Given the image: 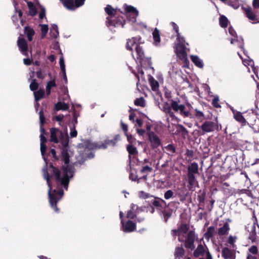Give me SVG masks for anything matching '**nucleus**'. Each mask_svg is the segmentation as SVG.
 I'll list each match as a JSON object with an SVG mask.
<instances>
[{"label": "nucleus", "instance_id": "f257e3e1", "mask_svg": "<svg viewBox=\"0 0 259 259\" xmlns=\"http://www.w3.org/2000/svg\"><path fill=\"white\" fill-rule=\"evenodd\" d=\"M50 175L48 168L47 164L42 169L43 177L47 181V185L49 188L48 191V195L49 202L51 207L56 211H59V208L57 207L58 202L61 199L63 195L64 191L62 189L56 190L54 189L52 192V185L51 183V179L54 178L55 182L58 184H60L65 190H67L70 179L73 177L74 173V167L73 165H63L61 167L63 176L61 177V171L56 167L54 166L52 163L49 165Z\"/></svg>", "mask_w": 259, "mask_h": 259}, {"label": "nucleus", "instance_id": "f03ea898", "mask_svg": "<svg viewBox=\"0 0 259 259\" xmlns=\"http://www.w3.org/2000/svg\"><path fill=\"white\" fill-rule=\"evenodd\" d=\"M180 99L178 98L175 100H172L173 111L184 118L192 117V114L190 112V107H191V104L187 103V106H185L184 104H180Z\"/></svg>", "mask_w": 259, "mask_h": 259}, {"label": "nucleus", "instance_id": "7ed1b4c3", "mask_svg": "<svg viewBox=\"0 0 259 259\" xmlns=\"http://www.w3.org/2000/svg\"><path fill=\"white\" fill-rule=\"evenodd\" d=\"M137 54V61L139 62L141 66L144 67H150L152 65L151 58L146 57L144 51L140 45H137L135 48Z\"/></svg>", "mask_w": 259, "mask_h": 259}, {"label": "nucleus", "instance_id": "20e7f679", "mask_svg": "<svg viewBox=\"0 0 259 259\" xmlns=\"http://www.w3.org/2000/svg\"><path fill=\"white\" fill-rule=\"evenodd\" d=\"M195 125L201 130V135H204L206 133L219 131L218 123L211 120L205 121L201 125H199L198 123Z\"/></svg>", "mask_w": 259, "mask_h": 259}, {"label": "nucleus", "instance_id": "39448f33", "mask_svg": "<svg viewBox=\"0 0 259 259\" xmlns=\"http://www.w3.org/2000/svg\"><path fill=\"white\" fill-rule=\"evenodd\" d=\"M185 50V45L183 43H178L175 48V53L177 56L179 57L180 60L184 63L185 66L188 65L189 63Z\"/></svg>", "mask_w": 259, "mask_h": 259}, {"label": "nucleus", "instance_id": "423d86ee", "mask_svg": "<svg viewBox=\"0 0 259 259\" xmlns=\"http://www.w3.org/2000/svg\"><path fill=\"white\" fill-rule=\"evenodd\" d=\"M107 19L108 26H112L117 27L121 25L122 27H123L125 23V20L121 16L118 17L115 16L108 17L107 18Z\"/></svg>", "mask_w": 259, "mask_h": 259}, {"label": "nucleus", "instance_id": "0eeeda50", "mask_svg": "<svg viewBox=\"0 0 259 259\" xmlns=\"http://www.w3.org/2000/svg\"><path fill=\"white\" fill-rule=\"evenodd\" d=\"M195 234L194 230H190L184 241V246L187 249L193 250L195 248L194 242L195 240Z\"/></svg>", "mask_w": 259, "mask_h": 259}, {"label": "nucleus", "instance_id": "6e6552de", "mask_svg": "<svg viewBox=\"0 0 259 259\" xmlns=\"http://www.w3.org/2000/svg\"><path fill=\"white\" fill-rule=\"evenodd\" d=\"M243 10L246 17L253 24L259 23V17L250 7H243Z\"/></svg>", "mask_w": 259, "mask_h": 259}, {"label": "nucleus", "instance_id": "1a4fd4ad", "mask_svg": "<svg viewBox=\"0 0 259 259\" xmlns=\"http://www.w3.org/2000/svg\"><path fill=\"white\" fill-rule=\"evenodd\" d=\"M161 110L165 113L166 116L170 117L171 120H177L178 118L172 111V100L170 101V104L167 102H164L162 105Z\"/></svg>", "mask_w": 259, "mask_h": 259}, {"label": "nucleus", "instance_id": "9d476101", "mask_svg": "<svg viewBox=\"0 0 259 259\" xmlns=\"http://www.w3.org/2000/svg\"><path fill=\"white\" fill-rule=\"evenodd\" d=\"M148 137L153 149H156L161 145V140L154 132H149Z\"/></svg>", "mask_w": 259, "mask_h": 259}, {"label": "nucleus", "instance_id": "9b49d317", "mask_svg": "<svg viewBox=\"0 0 259 259\" xmlns=\"http://www.w3.org/2000/svg\"><path fill=\"white\" fill-rule=\"evenodd\" d=\"M120 135L117 134L115 135L113 139H106L103 142L100 143V147L101 149H106L109 146H115L118 141L120 140Z\"/></svg>", "mask_w": 259, "mask_h": 259}, {"label": "nucleus", "instance_id": "f8f14e48", "mask_svg": "<svg viewBox=\"0 0 259 259\" xmlns=\"http://www.w3.org/2000/svg\"><path fill=\"white\" fill-rule=\"evenodd\" d=\"M141 37L140 36L133 37L131 39H128L126 42V48L127 50L132 51L133 47L137 45H140L141 43Z\"/></svg>", "mask_w": 259, "mask_h": 259}, {"label": "nucleus", "instance_id": "ddd939ff", "mask_svg": "<svg viewBox=\"0 0 259 259\" xmlns=\"http://www.w3.org/2000/svg\"><path fill=\"white\" fill-rule=\"evenodd\" d=\"M17 45L21 53L24 55H27L28 46L26 40L24 38H18Z\"/></svg>", "mask_w": 259, "mask_h": 259}, {"label": "nucleus", "instance_id": "4468645a", "mask_svg": "<svg viewBox=\"0 0 259 259\" xmlns=\"http://www.w3.org/2000/svg\"><path fill=\"white\" fill-rule=\"evenodd\" d=\"M240 143L238 139L233 138L226 143L227 148L229 149L240 150V153L243 154V152L240 149Z\"/></svg>", "mask_w": 259, "mask_h": 259}, {"label": "nucleus", "instance_id": "2eb2a0df", "mask_svg": "<svg viewBox=\"0 0 259 259\" xmlns=\"http://www.w3.org/2000/svg\"><path fill=\"white\" fill-rule=\"evenodd\" d=\"M62 131L56 127L50 128V141L54 143L57 144L59 143L58 138L60 136V132Z\"/></svg>", "mask_w": 259, "mask_h": 259}, {"label": "nucleus", "instance_id": "dca6fc26", "mask_svg": "<svg viewBox=\"0 0 259 259\" xmlns=\"http://www.w3.org/2000/svg\"><path fill=\"white\" fill-rule=\"evenodd\" d=\"M59 140L62 145L63 148H67L69 143V136L67 131H61L60 132Z\"/></svg>", "mask_w": 259, "mask_h": 259}, {"label": "nucleus", "instance_id": "f3484780", "mask_svg": "<svg viewBox=\"0 0 259 259\" xmlns=\"http://www.w3.org/2000/svg\"><path fill=\"white\" fill-rule=\"evenodd\" d=\"M122 230L124 232H132L136 228V225L133 221L128 220L122 225Z\"/></svg>", "mask_w": 259, "mask_h": 259}, {"label": "nucleus", "instance_id": "a211bd4d", "mask_svg": "<svg viewBox=\"0 0 259 259\" xmlns=\"http://www.w3.org/2000/svg\"><path fill=\"white\" fill-rule=\"evenodd\" d=\"M257 116L256 113L253 111L249 112L246 115V123L250 126L254 125L255 124Z\"/></svg>", "mask_w": 259, "mask_h": 259}, {"label": "nucleus", "instance_id": "6ab92c4d", "mask_svg": "<svg viewBox=\"0 0 259 259\" xmlns=\"http://www.w3.org/2000/svg\"><path fill=\"white\" fill-rule=\"evenodd\" d=\"M83 147L85 149L89 150H96L101 149L100 147V143L92 142L90 140L85 141L83 143Z\"/></svg>", "mask_w": 259, "mask_h": 259}, {"label": "nucleus", "instance_id": "aec40b11", "mask_svg": "<svg viewBox=\"0 0 259 259\" xmlns=\"http://www.w3.org/2000/svg\"><path fill=\"white\" fill-rule=\"evenodd\" d=\"M185 251L181 245V246H177L174 251L175 259H184Z\"/></svg>", "mask_w": 259, "mask_h": 259}, {"label": "nucleus", "instance_id": "412c9836", "mask_svg": "<svg viewBox=\"0 0 259 259\" xmlns=\"http://www.w3.org/2000/svg\"><path fill=\"white\" fill-rule=\"evenodd\" d=\"M234 253L232 250L228 247H225L222 249V256L224 259H232L233 257Z\"/></svg>", "mask_w": 259, "mask_h": 259}, {"label": "nucleus", "instance_id": "4be33fe9", "mask_svg": "<svg viewBox=\"0 0 259 259\" xmlns=\"http://www.w3.org/2000/svg\"><path fill=\"white\" fill-rule=\"evenodd\" d=\"M230 229L229 224L227 222H226L222 227L219 228L217 231V234L220 236L227 235Z\"/></svg>", "mask_w": 259, "mask_h": 259}, {"label": "nucleus", "instance_id": "5701e85b", "mask_svg": "<svg viewBox=\"0 0 259 259\" xmlns=\"http://www.w3.org/2000/svg\"><path fill=\"white\" fill-rule=\"evenodd\" d=\"M161 203H164L165 205L166 204L165 200L157 197H155V199L151 201V204L157 209H161L162 208Z\"/></svg>", "mask_w": 259, "mask_h": 259}, {"label": "nucleus", "instance_id": "b1692460", "mask_svg": "<svg viewBox=\"0 0 259 259\" xmlns=\"http://www.w3.org/2000/svg\"><path fill=\"white\" fill-rule=\"evenodd\" d=\"M24 33L26 35L28 40L31 41L35 34L34 29L30 26H25L24 29Z\"/></svg>", "mask_w": 259, "mask_h": 259}, {"label": "nucleus", "instance_id": "393cba45", "mask_svg": "<svg viewBox=\"0 0 259 259\" xmlns=\"http://www.w3.org/2000/svg\"><path fill=\"white\" fill-rule=\"evenodd\" d=\"M61 159L64 162V164L66 165H70L69 164L70 159H69V155L68 152V150L67 148H63L61 151Z\"/></svg>", "mask_w": 259, "mask_h": 259}, {"label": "nucleus", "instance_id": "a878e982", "mask_svg": "<svg viewBox=\"0 0 259 259\" xmlns=\"http://www.w3.org/2000/svg\"><path fill=\"white\" fill-rule=\"evenodd\" d=\"M26 2L27 3V6L29 9L28 15L32 17L35 16L37 13V11L33 3L28 1Z\"/></svg>", "mask_w": 259, "mask_h": 259}, {"label": "nucleus", "instance_id": "bb28decb", "mask_svg": "<svg viewBox=\"0 0 259 259\" xmlns=\"http://www.w3.org/2000/svg\"><path fill=\"white\" fill-rule=\"evenodd\" d=\"M187 193V189L185 187H182L178 189L176 195L180 197V201L183 202L186 199Z\"/></svg>", "mask_w": 259, "mask_h": 259}, {"label": "nucleus", "instance_id": "cd10ccee", "mask_svg": "<svg viewBox=\"0 0 259 259\" xmlns=\"http://www.w3.org/2000/svg\"><path fill=\"white\" fill-rule=\"evenodd\" d=\"M126 150L128 153V158L131 162L132 159V155H136L138 153V151L135 146L133 145H127L126 146Z\"/></svg>", "mask_w": 259, "mask_h": 259}, {"label": "nucleus", "instance_id": "c85d7f7f", "mask_svg": "<svg viewBox=\"0 0 259 259\" xmlns=\"http://www.w3.org/2000/svg\"><path fill=\"white\" fill-rule=\"evenodd\" d=\"M188 173L197 174L198 173V165L197 163L193 162L188 167Z\"/></svg>", "mask_w": 259, "mask_h": 259}, {"label": "nucleus", "instance_id": "c756f323", "mask_svg": "<svg viewBox=\"0 0 259 259\" xmlns=\"http://www.w3.org/2000/svg\"><path fill=\"white\" fill-rule=\"evenodd\" d=\"M67 9L73 10L76 8L74 0H60Z\"/></svg>", "mask_w": 259, "mask_h": 259}, {"label": "nucleus", "instance_id": "7c9ffc66", "mask_svg": "<svg viewBox=\"0 0 259 259\" xmlns=\"http://www.w3.org/2000/svg\"><path fill=\"white\" fill-rule=\"evenodd\" d=\"M191 59L193 63L197 67L202 68L203 67V63L202 61L197 56L195 55H191L190 56Z\"/></svg>", "mask_w": 259, "mask_h": 259}, {"label": "nucleus", "instance_id": "2f4dec72", "mask_svg": "<svg viewBox=\"0 0 259 259\" xmlns=\"http://www.w3.org/2000/svg\"><path fill=\"white\" fill-rule=\"evenodd\" d=\"M205 253V249L203 246L200 244L198 245L196 249L194 250L193 252L194 256L196 257H199V256L204 255Z\"/></svg>", "mask_w": 259, "mask_h": 259}, {"label": "nucleus", "instance_id": "473e14b6", "mask_svg": "<svg viewBox=\"0 0 259 259\" xmlns=\"http://www.w3.org/2000/svg\"><path fill=\"white\" fill-rule=\"evenodd\" d=\"M69 109L68 104L62 102H58L55 105V109L56 111H66Z\"/></svg>", "mask_w": 259, "mask_h": 259}, {"label": "nucleus", "instance_id": "72a5a7b5", "mask_svg": "<svg viewBox=\"0 0 259 259\" xmlns=\"http://www.w3.org/2000/svg\"><path fill=\"white\" fill-rule=\"evenodd\" d=\"M215 233L214 227L212 226H210L207 229V231L204 234V237L206 239H211L213 237Z\"/></svg>", "mask_w": 259, "mask_h": 259}, {"label": "nucleus", "instance_id": "f704fd0d", "mask_svg": "<svg viewBox=\"0 0 259 259\" xmlns=\"http://www.w3.org/2000/svg\"><path fill=\"white\" fill-rule=\"evenodd\" d=\"M195 174H187V180L189 186L190 188H193L197 182Z\"/></svg>", "mask_w": 259, "mask_h": 259}, {"label": "nucleus", "instance_id": "c9c22d12", "mask_svg": "<svg viewBox=\"0 0 259 259\" xmlns=\"http://www.w3.org/2000/svg\"><path fill=\"white\" fill-rule=\"evenodd\" d=\"M45 94L44 89H39L38 91L34 92V99L36 102H38L41 99L43 98Z\"/></svg>", "mask_w": 259, "mask_h": 259}, {"label": "nucleus", "instance_id": "e433bc0d", "mask_svg": "<svg viewBox=\"0 0 259 259\" xmlns=\"http://www.w3.org/2000/svg\"><path fill=\"white\" fill-rule=\"evenodd\" d=\"M172 212V209L169 208L167 209H164L161 211V213L163 214L164 220L166 223L167 222L168 220L171 218Z\"/></svg>", "mask_w": 259, "mask_h": 259}, {"label": "nucleus", "instance_id": "4c0bfd02", "mask_svg": "<svg viewBox=\"0 0 259 259\" xmlns=\"http://www.w3.org/2000/svg\"><path fill=\"white\" fill-rule=\"evenodd\" d=\"M105 11L110 17L116 15L117 10L114 9L111 5H108L105 8Z\"/></svg>", "mask_w": 259, "mask_h": 259}, {"label": "nucleus", "instance_id": "58836bf2", "mask_svg": "<svg viewBox=\"0 0 259 259\" xmlns=\"http://www.w3.org/2000/svg\"><path fill=\"white\" fill-rule=\"evenodd\" d=\"M256 228L255 226L254 225L251 226V229L249 232V235L248 236V239L251 240L252 242H254L256 240Z\"/></svg>", "mask_w": 259, "mask_h": 259}, {"label": "nucleus", "instance_id": "ea45409f", "mask_svg": "<svg viewBox=\"0 0 259 259\" xmlns=\"http://www.w3.org/2000/svg\"><path fill=\"white\" fill-rule=\"evenodd\" d=\"M50 34L52 37L54 38H57L59 35V30L58 26L56 24L52 25L51 30H50Z\"/></svg>", "mask_w": 259, "mask_h": 259}, {"label": "nucleus", "instance_id": "a19ab883", "mask_svg": "<svg viewBox=\"0 0 259 259\" xmlns=\"http://www.w3.org/2000/svg\"><path fill=\"white\" fill-rule=\"evenodd\" d=\"M229 20L224 15H221L219 18V24L222 28H226L228 25Z\"/></svg>", "mask_w": 259, "mask_h": 259}, {"label": "nucleus", "instance_id": "79ce46f5", "mask_svg": "<svg viewBox=\"0 0 259 259\" xmlns=\"http://www.w3.org/2000/svg\"><path fill=\"white\" fill-rule=\"evenodd\" d=\"M149 81L152 91H156L159 87L158 82L155 80L153 77H151L149 78Z\"/></svg>", "mask_w": 259, "mask_h": 259}, {"label": "nucleus", "instance_id": "37998d69", "mask_svg": "<svg viewBox=\"0 0 259 259\" xmlns=\"http://www.w3.org/2000/svg\"><path fill=\"white\" fill-rule=\"evenodd\" d=\"M234 118L238 122L242 124H245L246 123L245 118L244 117L242 113L240 112H237L236 114H234Z\"/></svg>", "mask_w": 259, "mask_h": 259}, {"label": "nucleus", "instance_id": "c03bdc74", "mask_svg": "<svg viewBox=\"0 0 259 259\" xmlns=\"http://www.w3.org/2000/svg\"><path fill=\"white\" fill-rule=\"evenodd\" d=\"M178 229L180 234H186L189 231V225L186 223H182L178 228Z\"/></svg>", "mask_w": 259, "mask_h": 259}, {"label": "nucleus", "instance_id": "a18cd8bd", "mask_svg": "<svg viewBox=\"0 0 259 259\" xmlns=\"http://www.w3.org/2000/svg\"><path fill=\"white\" fill-rule=\"evenodd\" d=\"M142 166V168L140 170V172L142 174L148 173L152 172L153 169L151 167L152 162H149V165H141Z\"/></svg>", "mask_w": 259, "mask_h": 259}, {"label": "nucleus", "instance_id": "49530a36", "mask_svg": "<svg viewBox=\"0 0 259 259\" xmlns=\"http://www.w3.org/2000/svg\"><path fill=\"white\" fill-rule=\"evenodd\" d=\"M178 132L181 133L183 137L185 138L186 136H188L189 134L187 129L182 124H178Z\"/></svg>", "mask_w": 259, "mask_h": 259}, {"label": "nucleus", "instance_id": "de8ad7c7", "mask_svg": "<svg viewBox=\"0 0 259 259\" xmlns=\"http://www.w3.org/2000/svg\"><path fill=\"white\" fill-rule=\"evenodd\" d=\"M124 10L126 14L130 13H134L138 12V11L132 6H128L127 4H124Z\"/></svg>", "mask_w": 259, "mask_h": 259}, {"label": "nucleus", "instance_id": "09e8293b", "mask_svg": "<svg viewBox=\"0 0 259 259\" xmlns=\"http://www.w3.org/2000/svg\"><path fill=\"white\" fill-rule=\"evenodd\" d=\"M153 38L155 42L159 43L160 42V37L159 34V31L155 28L152 33Z\"/></svg>", "mask_w": 259, "mask_h": 259}, {"label": "nucleus", "instance_id": "8fccbe9b", "mask_svg": "<svg viewBox=\"0 0 259 259\" xmlns=\"http://www.w3.org/2000/svg\"><path fill=\"white\" fill-rule=\"evenodd\" d=\"M194 111V115L197 119L202 120L205 118L204 114L202 111L199 110L198 108H196Z\"/></svg>", "mask_w": 259, "mask_h": 259}, {"label": "nucleus", "instance_id": "3c124183", "mask_svg": "<svg viewBox=\"0 0 259 259\" xmlns=\"http://www.w3.org/2000/svg\"><path fill=\"white\" fill-rule=\"evenodd\" d=\"M138 15L139 12L132 14L130 13L126 15V17L130 21L133 23H135L136 21L137 17H138Z\"/></svg>", "mask_w": 259, "mask_h": 259}, {"label": "nucleus", "instance_id": "603ef678", "mask_svg": "<svg viewBox=\"0 0 259 259\" xmlns=\"http://www.w3.org/2000/svg\"><path fill=\"white\" fill-rule=\"evenodd\" d=\"M134 104L136 106L144 107L145 106V100L143 97L137 98L135 101Z\"/></svg>", "mask_w": 259, "mask_h": 259}, {"label": "nucleus", "instance_id": "864d4df0", "mask_svg": "<svg viewBox=\"0 0 259 259\" xmlns=\"http://www.w3.org/2000/svg\"><path fill=\"white\" fill-rule=\"evenodd\" d=\"M238 194H245L247 196L250 197H252V194L250 190L248 189H238L236 192Z\"/></svg>", "mask_w": 259, "mask_h": 259}, {"label": "nucleus", "instance_id": "5fc2aeb1", "mask_svg": "<svg viewBox=\"0 0 259 259\" xmlns=\"http://www.w3.org/2000/svg\"><path fill=\"white\" fill-rule=\"evenodd\" d=\"M166 150L169 152V154L172 155L176 151V148L174 144H170L165 147Z\"/></svg>", "mask_w": 259, "mask_h": 259}, {"label": "nucleus", "instance_id": "6e6d98bb", "mask_svg": "<svg viewBox=\"0 0 259 259\" xmlns=\"http://www.w3.org/2000/svg\"><path fill=\"white\" fill-rule=\"evenodd\" d=\"M41 26V38H44L46 36L47 33L48 31V26L47 24H42L40 25Z\"/></svg>", "mask_w": 259, "mask_h": 259}, {"label": "nucleus", "instance_id": "4d7b16f0", "mask_svg": "<svg viewBox=\"0 0 259 259\" xmlns=\"http://www.w3.org/2000/svg\"><path fill=\"white\" fill-rule=\"evenodd\" d=\"M237 239V237L236 236H233L230 235L228 237V243L230 244V246L232 248H234L235 247V243Z\"/></svg>", "mask_w": 259, "mask_h": 259}, {"label": "nucleus", "instance_id": "13d9d810", "mask_svg": "<svg viewBox=\"0 0 259 259\" xmlns=\"http://www.w3.org/2000/svg\"><path fill=\"white\" fill-rule=\"evenodd\" d=\"M29 88L31 91H35L38 88V83L36 81V79H32V82L30 83Z\"/></svg>", "mask_w": 259, "mask_h": 259}, {"label": "nucleus", "instance_id": "bf43d9fd", "mask_svg": "<svg viewBox=\"0 0 259 259\" xmlns=\"http://www.w3.org/2000/svg\"><path fill=\"white\" fill-rule=\"evenodd\" d=\"M174 193L171 190H167L164 194V197L167 200L174 197Z\"/></svg>", "mask_w": 259, "mask_h": 259}, {"label": "nucleus", "instance_id": "052dcab7", "mask_svg": "<svg viewBox=\"0 0 259 259\" xmlns=\"http://www.w3.org/2000/svg\"><path fill=\"white\" fill-rule=\"evenodd\" d=\"M206 193L203 192L201 194L197 196V200L199 203H204L205 199Z\"/></svg>", "mask_w": 259, "mask_h": 259}, {"label": "nucleus", "instance_id": "680f3d73", "mask_svg": "<svg viewBox=\"0 0 259 259\" xmlns=\"http://www.w3.org/2000/svg\"><path fill=\"white\" fill-rule=\"evenodd\" d=\"M125 136L127 138V141L130 144V145H133L136 143V140L132 135H128L127 134L125 135Z\"/></svg>", "mask_w": 259, "mask_h": 259}, {"label": "nucleus", "instance_id": "e2e57ef3", "mask_svg": "<svg viewBox=\"0 0 259 259\" xmlns=\"http://www.w3.org/2000/svg\"><path fill=\"white\" fill-rule=\"evenodd\" d=\"M57 87V84L56 83L55 79H53L49 81H48L47 83L46 87L52 89L53 87Z\"/></svg>", "mask_w": 259, "mask_h": 259}, {"label": "nucleus", "instance_id": "0e129e2a", "mask_svg": "<svg viewBox=\"0 0 259 259\" xmlns=\"http://www.w3.org/2000/svg\"><path fill=\"white\" fill-rule=\"evenodd\" d=\"M70 130H71V131H70V135L71 137V138L76 137L77 135V132L75 130V126L74 124L73 125V126L72 127H71L70 128Z\"/></svg>", "mask_w": 259, "mask_h": 259}, {"label": "nucleus", "instance_id": "69168bd1", "mask_svg": "<svg viewBox=\"0 0 259 259\" xmlns=\"http://www.w3.org/2000/svg\"><path fill=\"white\" fill-rule=\"evenodd\" d=\"M39 115L40 123L41 125H43V124L45 123V117L44 111H42V110H41L39 112Z\"/></svg>", "mask_w": 259, "mask_h": 259}, {"label": "nucleus", "instance_id": "338daca9", "mask_svg": "<svg viewBox=\"0 0 259 259\" xmlns=\"http://www.w3.org/2000/svg\"><path fill=\"white\" fill-rule=\"evenodd\" d=\"M219 99L218 97H214L212 101V105L215 108L220 107L221 106L219 104Z\"/></svg>", "mask_w": 259, "mask_h": 259}, {"label": "nucleus", "instance_id": "774afa93", "mask_svg": "<svg viewBox=\"0 0 259 259\" xmlns=\"http://www.w3.org/2000/svg\"><path fill=\"white\" fill-rule=\"evenodd\" d=\"M126 218L130 219H134L136 218V215L134 213L132 210H130L127 212Z\"/></svg>", "mask_w": 259, "mask_h": 259}]
</instances>
